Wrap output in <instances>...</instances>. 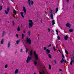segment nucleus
Returning a JSON list of instances; mask_svg holds the SVG:
<instances>
[{
    "mask_svg": "<svg viewBox=\"0 0 74 74\" xmlns=\"http://www.w3.org/2000/svg\"><path fill=\"white\" fill-rule=\"evenodd\" d=\"M21 15L22 16L23 18H24V16H23V12H21Z\"/></svg>",
    "mask_w": 74,
    "mask_h": 74,
    "instance_id": "nucleus-18",
    "label": "nucleus"
},
{
    "mask_svg": "<svg viewBox=\"0 0 74 74\" xmlns=\"http://www.w3.org/2000/svg\"><path fill=\"white\" fill-rule=\"evenodd\" d=\"M48 47H51V45L49 44V46H48Z\"/></svg>",
    "mask_w": 74,
    "mask_h": 74,
    "instance_id": "nucleus-50",
    "label": "nucleus"
},
{
    "mask_svg": "<svg viewBox=\"0 0 74 74\" xmlns=\"http://www.w3.org/2000/svg\"><path fill=\"white\" fill-rule=\"evenodd\" d=\"M3 9V7L2 6H0V11Z\"/></svg>",
    "mask_w": 74,
    "mask_h": 74,
    "instance_id": "nucleus-34",
    "label": "nucleus"
},
{
    "mask_svg": "<svg viewBox=\"0 0 74 74\" xmlns=\"http://www.w3.org/2000/svg\"><path fill=\"white\" fill-rule=\"evenodd\" d=\"M53 49H54V50L55 51H56V48H55V47H53Z\"/></svg>",
    "mask_w": 74,
    "mask_h": 74,
    "instance_id": "nucleus-43",
    "label": "nucleus"
},
{
    "mask_svg": "<svg viewBox=\"0 0 74 74\" xmlns=\"http://www.w3.org/2000/svg\"><path fill=\"white\" fill-rule=\"evenodd\" d=\"M31 5H33V4H34V2H33V1H31Z\"/></svg>",
    "mask_w": 74,
    "mask_h": 74,
    "instance_id": "nucleus-29",
    "label": "nucleus"
},
{
    "mask_svg": "<svg viewBox=\"0 0 74 74\" xmlns=\"http://www.w3.org/2000/svg\"><path fill=\"white\" fill-rule=\"evenodd\" d=\"M54 24H55V20H53L52 21V26H54Z\"/></svg>",
    "mask_w": 74,
    "mask_h": 74,
    "instance_id": "nucleus-14",
    "label": "nucleus"
},
{
    "mask_svg": "<svg viewBox=\"0 0 74 74\" xmlns=\"http://www.w3.org/2000/svg\"><path fill=\"white\" fill-rule=\"evenodd\" d=\"M47 49V48H46V47H44V51H45V50Z\"/></svg>",
    "mask_w": 74,
    "mask_h": 74,
    "instance_id": "nucleus-38",
    "label": "nucleus"
},
{
    "mask_svg": "<svg viewBox=\"0 0 74 74\" xmlns=\"http://www.w3.org/2000/svg\"><path fill=\"white\" fill-rule=\"evenodd\" d=\"M7 67H8V64H6L5 66V69H7Z\"/></svg>",
    "mask_w": 74,
    "mask_h": 74,
    "instance_id": "nucleus-30",
    "label": "nucleus"
},
{
    "mask_svg": "<svg viewBox=\"0 0 74 74\" xmlns=\"http://www.w3.org/2000/svg\"><path fill=\"white\" fill-rule=\"evenodd\" d=\"M54 62L55 64H56V61L54 60Z\"/></svg>",
    "mask_w": 74,
    "mask_h": 74,
    "instance_id": "nucleus-39",
    "label": "nucleus"
},
{
    "mask_svg": "<svg viewBox=\"0 0 74 74\" xmlns=\"http://www.w3.org/2000/svg\"><path fill=\"white\" fill-rule=\"evenodd\" d=\"M27 34L29 36H30V32L28 31L27 32Z\"/></svg>",
    "mask_w": 74,
    "mask_h": 74,
    "instance_id": "nucleus-17",
    "label": "nucleus"
},
{
    "mask_svg": "<svg viewBox=\"0 0 74 74\" xmlns=\"http://www.w3.org/2000/svg\"><path fill=\"white\" fill-rule=\"evenodd\" d=\"M22 39H23V38H24V34H22Z\"/></svg>",
    "mask_w": 74,
    "mask_h": 74,
    "instance_id": "nucleus-26",
    "label": "nucleus"
},
{
    "mask_svg": "<svg viewBox=\"0 0 74 74\" xmlns=\"http://www.w3.org/2000/svg\"><path fill=\"white\" fill-rule=\"evenodd\" d=\"M43 69L44 70H45V69H45V66H43Z\"/></svg>",
    "mask_w": 74,
    "mask_h": 74,
    "instance_id": "nucleus-40",
    "label": "nucleus"
},
{
    "mask_svg": "<svg viewBox=\"0 0 74 74\" xmlns=\"http://www.w3.org/2000/svg\"><path fill=\"white\" fill-rule=\"evenodd\" d=\"M58 10H59V9L58 8H56V13L58 11Z\"/></svg>",
    "mask_w": 74,
    "mask_h": 74,
    "instance_id": "nucleus-25",
    "label": "nucleus"
},
{
    "mask_svg": "<svg viewBox=\"0 0 74 74\" xmlns=\"http://www.w3.org/2000/svg\"><path fill=\"white\" fill-rule=\"evenodd\" d=\"M20 41H21V40H17L16 41V43L17 44H18L19 42H20Z\"/></svg>",
    "mask_w": 74,
    "mask_h": 74,
    "instance_id": "nucleus-16",
    "label": "nucleus"
},
{
    "mask_svg": "<svg viewBox=\"0 0 74 74\" xmlns=\"http://www.w3.org/2000/svg\"><path fill=\"white\" fill-rule=\"evenodd\" d=\"M73 61H74V56L73 57Z\"/></svg>",
    "mask_w": 74,
    "mask_h": 74,
    "instance_id": "nucleus-57",
    "label": "nucleus"
},
{
    "mask_svg": "<svg viewBox=\"0 0 74 74\" xmlns=\"http://www.w3.org/2000/svg\"><path fill=\"white\" fill-rule=\"evenodd\" d=\"M65 53L67 54V55H69V53H68V52L66 50V49H65Z\"/></svg>",
    "mask_w": 74,
    "mask_h": 74,
    "instance_id": "nucleus-27",
    "label": "nucleus"
},
{
    "mask_svg": "<svg viewBox=\"0 0 74 74\" xmlns=\"http://www.w3.org/2000/svg\"><path fill=\"white\" fill-rule=\"evenodd\" d=\"M4 74H7V73H5Z\"/></svg>",
    "mask_w": 74,
    "mask_h": 74,
    "instance_id": "nucleus-64",
    "label": "nucleus"
},
{
    "mask_svg": "<svg viewBox=\"0 0 74 74\" xmlns=\"http://www.w3.org/2000/svg\"><path fill=\"white\" fill-rule=\"evenodd\" d=\"M14 14L15 15H16V11H15V10H14Z\"/></svg>",
    "mask_w": 74,
    "mask_h": 74,
    "instance_id": "nucleus-33",
    "label": "nucleus"
},
{
    "mask_svg": "<svg viewBox=\"0 0 74 74\" xmlns=\"http://www.w3.org/2000/svg\"><path fill=\"white\" fill-rule=\"evenodd\" d=\"M28 21L29 22V29H32V27H33V21L32 20H29Z\"/></svg>",
    "mask_w": 74,
    "mask_h": 74,
    "instance_id": "nucleus-2",
    "label": "nucleus"
},
{
    "mask_svg": "<svg viewBox=\"0 0 74 74\" xmlns=\"http://www.w3.org/2000/svg\"><path fill=\"white\" fill-rule=\"evenodd\" d=\"M38 40H39V38H38Z\"/></svg>",
    "mask_w": 74,
    "mask_h": 74,
    "instance_id": "nucleus-63",
    "label": "nucleus"
},
{
    "mask_svg": "<svg viewBox=\"0 0 74 74\" xmlns=\"http://www.w3.org/2000/svg\"><path fill=\"white\" fill-rule=\"evenodd\" d=\"M64 61H62V60H61L60 61V63H63V62H64Z\"/></svg>",
    "mask_w": 74,
    "mask_h": 74,
    "instance_id": "nucleus-41",
    "label": "nucleus"
},
{
    "mask_svg": "<svg viewBox=\"0 0 74 74\" xmlns=\"http://www.w3.org/2000/svg\"><path fill=\"white\" fill-rule=\"evenodd\" d=\"M74 62V61H73V60L71 59V61L70 62V64H71V65H72V64H73V62Z\"/></svg>",
    "mask_w": 74,
    "mask_h": 74,
    "instance_id": "nucleus-21",
    "label": "nucleus"
},
{
    "mask_svg": "<svg viewBox=\"0 0 74 74\" xmlns=\"http://www.w3.org/2000/svg\"><path fill=\"white\" fill-rule=\"evenodd\" d=\"M62 60L63 61H64V59H63V58H62V60Z\"/></svg>",
    "mask_w": 74,
    "mask_h": 74,
    "instance_id": "nucleus-51",
    "label": "nucleus"
},
{
    "mask_svg": "<svg viewBox=\"0 0 74 74\" xmlns=\"http://www.w3.org/2000/svg\"><path fill=\"white\" fill-rule=\"evenodd\" d=\"M26 42L27 44H28L29 45H30L32 44V41L30 38L29 39V38L27 37L26 39Z\"/></svg>",
    "mask_w": 74,
    "mask_h": 74,
    "instance_id": "nucleus-3",
    "label": "nucleus"
},
{
    "mask_svg": "<svg viewBox=\"0 0 74 74\" xmlns=\"http://www.w3.org/2000/svg\"><path fill=\"white\" fill-rule=\"evenodd\" d=\"M39 74H42V72H41V71H40L39 72Z\"/></svg>",
    "mask_w": 74,
    "mask_h": 74,
    "instance_id": "nucleus-47",
    "label": "nucleus"
},
{
    "mask_svg": "<svg viewBox=\"0 0 74 74\" xmlns=\"http://www.w3.org/2000/svg\"><path fill=\"white\" fill-rule=\"evenodd\" d=\"M42 21H43V20H42V19H41L40 20V23H42Z\"/></svg>",
    "mask_w": 74,
    "mask_h": 74,
    "instance_id": "nucleus-45",
    "label": "nucleus"
},
{
    "mask_svg": "<svg viewBox=\"0 0 74 74\" xmlns=\"http://www.w3.org/2000/svg\"><path fill=\"white\" fill-rule=\"evenodd\" d=\"M10 46H11V42L9 41L8 42V44L7 47L8 48H10Z\"/></svg>",
    "mask_w": 74,
    "mask_h": 74,
    "instance_id": "nucleus-10",
    "label": "nucleus"
},
{
    "mask_svg": "<svg viewBox=\"0 0 74 74\" xmlns=\"http://www.w3.org/2000/svg\"><path fill=\"white\" fill-rule=\"evenodd\" d=\"M73 8H74V4H73Z\"/></svg>",
    "mask_w": 74,
    "mask_h": 74,
    "instance_id": "nucleus-60",
    "label": "nucleus"
},
{
    "mask_svg": "<svg viewBox=\"0 0 74 74\" xmlns=\"http://www.w3.org/2000/svg\"><path fill=\"white\" fill-rule=\"evenodd\" d=\"M22 51H23L22 49H21L20 50V52H21V53L22 52Z\"/></svg>",
    "mask_w": 74,
    "mask_h": 74,
    "instance_id": "nucleus-46",
    "label": "nucleus"
},
{
    "mask_svg": "<svg viewBox=\"0 0 74 74\" xmlns=\"http://www.w3.org/2000/svg\"><path fill=\"white\" fill-rule=\"evenodd\" d=\"M51 15H50V17L51 18V19H53V14H52V10L51 11Z\"/></svg>",
    "mask_w": 74,
    "mask_h": 74,
    "instance_id": "nucleus-8",
    "label": "nucleus"
},
{
    "mask_svg": "<svg viewBox=\"0 0 74 74\" xmlns=\"http://www.w3.org/2000/svg\"><path fill=\"white\" fill-rule=\"evenodd\" d=\"M57 38H58V40H60V36H58Z\"/></svg>",
    "mask_w": 74,
    "mask_h": 74,
    "instance_id": "nucleus-35",
    "label": "nucleus"
},
{
    "mask_svg": "<svg viewBox=\"0 0 74 74\" xmlns=\"http://www.w3.org/2000/svg\"><path fill=\"white\" fill-rule=\"evenodd\" d=\"M11 1H12V0H11Z\"/></svg>",
    "mask_w": 74,
    "mask_h": 74,
    "instance_id": "nucleus-61",
    "label": "nucleus"
},
{
    "mask_svg": "<svg viewBox=\"0 0 74 74\" xmlns=\"http://www.w3.org/2000/svg\"><path fill=\"white\" fill-rule=\"evenodd\" d=\"M66 26L68 27H70L71 26V24H70V23H68L66 24Z\"/></svg>",
    "mask_w": 74,
    "mask_h": 74,
    "instance_id": "nucleus-7",
    "label": "nucleus"
},
{
    "mask_svg": "<svg viewBox=\"0 0 74 74\" xmlns=\"http://www.w3.org/2000/svg\"><path fill=\"white\" fill-rule=\"evenodd\" d=\"M56 32L57 33V32H58V30H56Z\"/></svg>",
    "mask_w": 74,
    "mask_h": 74,
    "instance_id": "nucleus-56",
    "label": "nucleus"
},
{
    "mask_svg": "<svg viewBox=\"0 0 74 74\" xmlns=\"http://www.w3.org/2000/svg\"><path fill=\"white\" fill-rule=\"evenodd\" d=\"M33 53V50H31L30 51L29 56H28L26 60V62L27 63H29L30 60H31V59L32 58Z\"/></svg>",
    "mask_w": 74,
    "mask_h": 74,
    "instance_id": "nucleus-1",
    "label": "nucleus"
},
{
    "mask_svg": "<svg viewBox=\"0 0 74 74\" xmlns=\"http://www.w3.org/2000/svg\"><path fill=\"white\" fill-rule=\"evenodd\" d=\"M28 5L29 6H31V4H30V0H28Z\"/></svg>",
    "mask_w": 74,
    "mask_h": 74,
    "instance_id": "nucleus-15",
    "label": "nucleus"
},
{
    "mask_svg": "<svg viewBox=\"0 0 74 74\" xmlns=\"http://www.w3.org/2000/svg\"><path fill=\"white\" fill-rule=\"evenodd\" d=\"M34 54L35 59L36 60H37L38 59V54H36V51H34Z\"/></svg>",
    "mask_w": 74,
    "mask_h": 74,
    "instance_id": "nucleus-4",
    "label": "nucleus"
},
{
    "mask_svg": "<svg viewBox=\"0 0 74 74\" xmlns=\"http://www.w3.org/2000/svg\"><path fill=\"white\" fill-rule=\"evenodd\" d=\"M17 31L18 32H19V31H20V28L19 27H18L17 28Z\"/></svg>",
    "mask_w": 74,
    "mask_h": 74,
    "instance_id": "nucleus-32",
    "label": "nucleus"
},
{
    "mask_svg": "<svg viewBox=\"0 0 74 74\" xmlns=\"http://www.w3.org/2000/svg\"><path fill=\"white\" fill-rule=\"evenodd\" d=\"M23 33H25V30H24L23 31Z\"/></svg>",
    "mask_w": 74,
    "mask_h": 74,
    "instance_id": "nucleus-55",
    "label": "nucleus"
},
{
    "mask_svg": "<svg viewBox=\"0 0 74 74\" xmlns=\"http://www.w3.org/2000/svg\"><path fill=\"white\" fill-rule=\"evenodd\" d=\"M49 69L50 70H51V66L49 65Z\"/></svg>",
    "mask_w": 74,
    "mask_h": 74,
    "instance_id": "nucleus-36",
    "label": "nucleus"
},
{
    "mask_svg": "<svg viewBox=\"0 0 74 74\" xmlns=\"http://www.w3.org/2000/svg\"><path fill=\"white\" fill-rule=\"evenodd\" d=\"M48 56L49 58H50V59H51V54H48Z\"/></svg>",
    "mask_w": 74,
    "mask_h": 74,
    "instance_id": "nucleus-24",
    "label": "nucleus"
},
{
    "mask_svg": "<svg viewBox=\"0 0 74 74\" xmlns=\"http://www.w3.org/2000/svg\"><path fill=\"white\" fill-rule=\"evenodd\" d=\"M45 52L46 53V54L47 55H48V54H49V53H50V52H51V51H50V50H49L48 49H46Z\"/></svg>",
    "mask_w": 74,
    "mask_h": 74,
    "instance_id": "nucleus-6",
    "label": "nucleus"
},
{
    "mask_svg": "<svg viewBox=\"0 0 74 74\" xmlns=\"http://www.w3.org/2000/svg\"><path fill=\"white\" fill-rule=\"evenodd\" d=\"M57 35H58V32H57Z\"/></svg>",
    "mask_w": 74,
    "mask_h": 74,
    "instance_id": "nucleus-58",
    "label": "nucleus"
},
{
    "mask_svg": "<svg viewBox=\"0 0 74 74\" xmlns=\"http://www.w3.org/2000/svg\"><path fill=\"white\" fill-rule=\"evenodd\" d=\"M59 71H62V69H59Z\"/></svg>",
    "mask_w": 74,
    "mask_h": 74,
    "instance_id": "nucleus-52",
    "label": "nucleus"
},
{
    "mask_svg": "<svg viewBox=\"0 0 74 74\" xmlns=\"http://www.w3.org/2000/svg\"><path fill=\"white\" fill-rule=\"evenodd\" d=\"M66 0V1H67L68 3L69 2V0Z\"/></svg>",
    "mask_w": 74,
    "mask_h": 74,
    "instance_id": "nucleus-53",
    "label": "nucleus"
},
{
    "mask_svg": "<svg viewBox=\"0 0 74 74\" xmlns=\"http://www.w3.org/2000/svg\"><path fill=\"white\" fill-rule=\"evenodd\" d=\"M5 31H3L2 32V37H3L4 36H5Z\"/></svg>",
    "mask_w": 74,
    "mask_h": 74,
    "instance_id": "nucleus-13",
    "label": "nucleus"
},
{
    "mask_svg": "<svg viewBox=\"0 0 74 74\" xmlns=\"http://www.w3.org/2000/svg\"><path fill=\"white\" fill-rule=\"evenodd\" d=\"M69 38L68 37V36L67 35H66L64 37V39H65V40H67V39Z\"/></svg>",
    "mask_w": 74,
    "mask_h": 74,
    "instance_id": "nucleus-12",
    "label": "nucleus"
},
{
    "mask_svg": "<svg viewBox=\"0 0 74 74\" xmlns=\"http://www.w3.org/2000/svg\"><path fill=\"white\" fill-rule=\"evenodd\" d=\"M23 11L24 12L25 14H26V9L24 6H23Z\"/></svg>",
    "mask_w": 74,
    "mask_h": 74,
    "instance_id": "nucleus-11",
    "label": "nucleus"
},
{
    "mask_svg": "<svg viewBox=\"0 0 74 74\" xmlns=\"http://www.w3.org/2000/svg\"><path fill=\"white\" fill-rule=\"evenodd\" d=\"M16 36L17 37V38H18V34H16Z\"/></svg>",
    "mask_w": 74,
    "mask_h": 74,
    "instance_id": "nucleus-44",
    "label": "nucleus"
},
{
    "mask_svg": "<svg viewBox=\"0 0 74 74\" xmlns=\"http://www.w3.org/2000/svg\"><path fill=\"white\" fill-rule=\"evenodd\" d=\"M73 31V29H70L69 30V32H72Z\"/></svg>",
    "mask_w": 74,
    "mask_h": 74,
    "instance_id": "nucleus-28",
    "label": "nucleus"
},
{
    "mask_svg": "<svg viewBox=\"0 0 74 74\" xmlns=\"http://www.w3.org/2000/svg\"><path fill=\"white\" fill-rule=\"evenodd\" d=\"M64 62L65 63H67V61H66V60H64Z\"/></svg>",
    "mask_w": 74,
    "mask_h": 74,
    "instance_id": "nucleus-48",
    "label": "nucleus"
},
{
    "mask_svg": "<svg viewBox=\"0 0 74 74\" xmlns=\"http://www.w3.org/2000/svg\"><path fill=\"white\" fill-rule=\"evenodd\" d=\"M13 16L14 18H15V16L14 15H13Z\"/></svg>",
    "mask_w": 74,
    "mask_h": 74,
    "instance_id": "nucleus-54",
    "label": "nucleus"
},
{
    "mask_svg": "<svg viewBox=\"0 0 74 74\" xmlns=\"http://www.w3.org/2000/svg\"><path fill=\"white\" fill-rule=\"evenodd\" d=\"M34 63L35 66H37V62L36 61H35L34 62Z\"/></svg>",
    "mask_w": 74,
    "mask_h": 74,
    "instance_id": "nucleus-23",
    "label": "nucleus"
},
{
    "mask_svg": "<svg viewBox=\"0 0 74 74\" xmlns=\"http://www.w3.org/2000/svg\"><path fill=\"white\" fill-rule=\"evenodd\" d=\"M34 74H36V73H34Z\"/></svg>",
    "mask_w": 74,
    "mask_h": 74,
    "instance_id": "nucleus-59",
    "label": "nucleus"
},
{
    "mask_svg": "<svg viewBox=\"0 0 74 74\" xmlns=\"http://www.w3.org/2000/svg\"><path fill=\"white\" fill-rule=\"evenodd\" d=\"M18 72H19V69H16L14 71V74H18Z\"/></svg>",
    "mask_w": 74,
    "mask_h": 74,
    "instance_id": "nucleus-9",
    "label": "nucleus"
},
{
    "mask_svg": "<svg viewBox=\"0 0 74 74\" xmlns=\"http://www.w3.org/2000/svg\"><path fill=\"white\" fill-rule=\"evenodd\" d=\"M3 42H4V40L3 39H2L1 40V44H3Z\"/></svg>",
    "mask_w": 74,
    "mask_h": 74,
    "instance_id": "nucleus-19",
    "label": "nucleus"
},
{
    "mask_svg": "<svg viewBox=\"0 0 74 74\" xmlns=\"http://www.w3.org/2000/svg\"><path fill=\"white\" fill-rule=\"evenodd\" d=\"M5 14H6V15H8V11H7L6 10H5Z\"/></svg>",
    "mask_w": 74,
    "mask_h": 74,
    "instance_id": "nucleus-20",
    "label": "nucleus"
},
{
    "mask_svg": "<svg viewBox=\"0 0 74 74\" xmlns=\"http://www.w3.org/2000/svg\"><path fill=\"white\" fill-rule=\"evenodd\" d=\"M48 30L49 31V32H50V29L49 28H48Z\"/></svg>",
    "mask_w": 74,
    "mask_h": 74,
    "instance_id": "nucleus-49",
    "label": "nucleus"
},
{
    "mask_svg": "<svg viewBox=\"0 0 74 74\" xmlns=\"http://www.w3.org/2000/svg\"><path fill=\"white\" fill-rule=\"evenodd\" d=\"M12 26H14V25H15V22H14V21H12Z\"/></svg>",
    "mask_w": 74,
    "mask_h": 74,
    "instance_id": "nucleus-31",
    "label": "nucleus"
},
{
    "mask_svg": "<svg viewBox=\"0 0 74 74\" xmlns=\"http://www.w3.org/2000/svg\"><path fill=\"white\" fill-rule=\"evenodd\" d=\"M62 56L63 58H64V55H63V54H62Z\"/></svg>",
    "mask_w": 74,
    "mask_h": 74,
    "instance_id": "nucleus-42",
    "label": "nucleus"
},
{
    "mask_svg": "<svg viewBox=\"0 0 74 74\" xmlns=\"http://www.w3.org/2000/svg\"><path fill=\"white\" fill-rule=\"evenodd\" d=\"M26 53H27V52H28V49H27V48H26Z\"/></svg>",
    "mask_w": 74,
    "mask_h": 74,
    "instance_id": "nucleus-37",
    "label": "nucleus"
},
{
    "mask_svg": "<svg viewBox=\"0 0 74 74\" xmlns=\"http://www.w3.org/2000/svg\"><path fill=\"white\" fill-rule=\"evenodd\" d=\"M6 10L8 12H9L10 11V8H7L6 9Z\"/></svg>",
    "mask_w": 74,
    "mask_h": 74,
    "instance_id": "nucleus-22",
    "label": "nucleus"
},
{
    "mask_svg": "<svg viewBox=\"0 0 74 74\" xmlns=\"http://www.w3.org/2000/svg\"><path fill=\"white\" fill-rule=\"evenodd\" d=\"M48 71L46 70V69H45V70H43L42 71V74H48Z\"/></svg>",
    "mask_w": 74,
    "mask_h": 74,
    "instance_id": "nucleus-5",
    "label": "nucleus"
},
{
    "mask_svg": "<svg viewBox=\"0 0 74 74\" xmlns=\"http://www.w3.org/2000/svg\"><path fill=\"white\" fill-rule=\"evenodd\" d=\"M25 47H26V46L25 45L24 46Z\"/></svg>",
    "mask_w": 74,
    "mask_h": 74,
    "instance_id": "nucleus-62",
    "label": "nucleus"
}]
</instances>
